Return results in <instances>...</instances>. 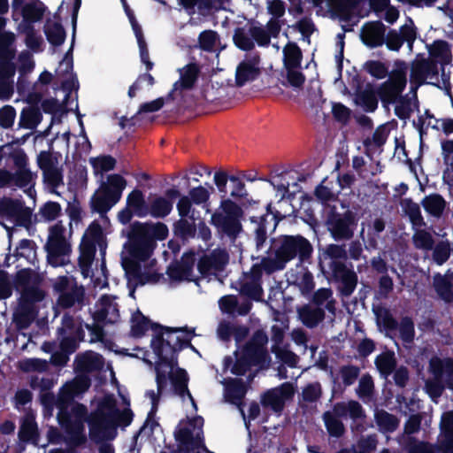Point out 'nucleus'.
Here are the masks:
<instances>
[{
    "mask_svg": "<svg viewBox=\"0 0 453 453\" xmlns=\"http://www.w3.org/2000/svg\"><path fill=\"white\" fill-rule=\"evenodd\" d=\"M430 57L438 60L441 66L449 65L452 60L450 44L444 40H436L429 50Z\"/></svg>",
    "mask_w": 453,
    "mask_h": 453,
    "instance_id": "3c124183",
    "label": "nucleus"
},
{
    "mask_svg": "<svg viewBox=\"0 0 453 453\" xmlns=\"http://www.w3.org/2000/svg\"><path fill=\"white\" fill-rule=\"evenodd\" d=\"M378 439L376 434H369L366 437H362L357 441L359 451H357L354 447L352 449H341L336 453H371L376 449Z\"/></svg>",
    "mask_w": 453,
    "mask_h": 453,
    "instance_id": "e2e57ef3",
    "label": "nucleus"
},
{
    "mask_svg": "<svg viewBox=\"0 0 453 453\" xmlns=\"http://www.w3.org/2000/svg\"><path fill=\"white\" fill-rule=\"evenodd\" d=\"M421 205L429 215L440 219L446 209L447 203L441 195L434 193L426 196L421 201Z\"/></svg>",
    "mask_w": 453,
    "mask_h": 453,
    "instance_id": "58836bf2",
    "label": "nucleus"
},
{
    "mask_svg": "<svg viewBox=\"0 0 453 453\" xmlns=\"http://www.w3.org/2000/svg\"><path fill=\"white\" fill-rule=\"evenodd\" d=\"M118 202L104 193L101 188L96 190L90 197L89 206L93 213H98L101 216L105 215L112 206Z\"/></svg>",
    "mask_w": 453,
    "mask_h": 453,
    "instance_id": "4c0bfd02",
    "label": "nucleus"
},
{
    "mask_svg": "<svg viewBox=\"0 0 453 453\" xmlns=\"http://www.w3.org/2000/svg\"><path fill=\"white\" fill-rule=\"evenodd\" d=\"M85 301L86 291L84 286L78 285L74 281L68 291L58 296L57 304L62 309L77 306L78 310H81L86 305Z\"/></svg>",
    "mask_w": 453,
    "mask_h": 453,
    "instance_id": "5701e85b",
    "label": "nucleus"
},
{
    "mask_svg": "<svg viewBox=\"0 0 453 453\" xmlns=\"http://www.w3.org/2000/svg\"><path fill=\"white\" fill-rule=\"evenodd\" d=\"M401 206L404 214L409 218L413 227L420 228L426 226V224L421 214L419 205L411 198H404L401 201Z\"/></svg>",
    "mask_w": 453,
    "mask_h": 453,
    "instance_id": "09e8293b",
    "label": "nucleus"
},
{
    "mask_svg": "<svg viewBox=\"0 0 453 453\" xmlns=\"http://www.w3.org/2000/svg\"><path fill=\"white\" fill-rule=\"evenodd\" d=\"M169 380L173 387V394L181 398H184L187 395L191 401L193 406L196 409V403L188 387L189 377L187 371L176 366L174 372H169Z\"/></svg>",
    "mask_w": 453,
    "mask_h": 453,
    "instance_id": "a878e982",
    "label": "nucleus"
},
{
    "mask_svg": "<svg viewBox=\"0 0 453 453\" xmlns=\"http://www.w3.org/2000/svg\"><path fill=\"white\" fill-rule=\"evenodd\" d=\"M48 263L54 266L63 265V257L71 253V245L65 239L48 241L45 246Z\"/></svg>",
    "mask_w": 453,
    "mask_h": 453,
    "instance_id": "393cba45",
    "label": "nucleus"
},
{
    "mask_svg": "<svg viewBox=\"0 0 453 453\" xmlns=\"http://www.w3.org/2000/svg\"><path fill=\"white\" fill-rule=\"evenodd\" d=\"M358 218L349 209L340 212L336 206H329L325 212L324 225L330 237L336 242L350 241L357 226Z\"/></svg>",
    "mask_w": 453,
    "mask_h": 453,
    "instance_id": "1a4fd4ad",
    "label": "nucleus"
},
{
    "mask_svg": "<svg viewBox=\"0 0 453 453\" xmlns=\"http://www.w3.org/2000/svg\"><path fill=\"white\" fill-rule=\"evenodd\" d=\"M26 0H12L13 12L20 11L23 19L27 23H35L41 20L44 15L45 5L41 1L25 4Z\"/></svg>",
    "mask_w": 453,
    "mask_h": 453,
    "instance_id": "4be33fe9",
    "label": "nucleus"
},
{
    "mask_svg": "<svg viewBox=\"0 0 453 453\" xmlns=\"http://www.w3.org/2000/svg\"><path fill=\"white\" fill-rule=\"evenodd\" d=\"M104 235L103 228L97 220H93L86 229L80 246L85 247L86 244H89L92 248L96 249V245L103 249Z\"/></svg>",
    "mask_w": 453,
    "mask_h": 453,
    "instance_id": "a18cd8bd",
    "label": "nucleus"
},
{
    "mask_svg": "<svg viewBox=\"0 0 453 453\" xmlns=\"http://www.w3.org/2000/svg\"><path fill=\"white\" fill-rule=\"evenodd\" d=\"M145 261L130 255L122 257L121 265L127 281L129 284L133 283L134 288L139 285H145L151 280H156L155 274L142 272L141 263Z\"/></svg>",
    "mask_w": 453,
    "mask_h": 453,
    "instance_id": "dca6fc26",
    "label": "nucleus"
},
{
    "mask_svg": "<svg viewBox=\"0 0 453 453\" xmlns=\"http://www.w3.org/2000/svg\"><path fill=\"white\" fill-rule=\"evenodd\" d=\"M270 182V184L281 194V199L289 198L293 199L295 197L296 190L293 193L289 192V187L292 185L293 187L298 188L299 186L297 181L304 180V177L303 175L295 177L293 172L291 171H284L280 173H276L272 176L271 179H263Z\"/></svg>",
    "mask_w": 453,
    "mask_h": 453,
    "instance_id": "aec40b11",
    "label": "nucleus"
},
{
    "mask_svg": "<svg viewBox=\"0 0 453 453\" xmlns=\"http://www.w3.org/2000/svg\"><path fill=\"white\" fill-rule=\"evenodd\" d=\"M280 31V19H270L265 27L251 26L248 31L242 27H236L234 31L233 41L241 50L250 51L255 48V42L259 47H268L271 38H278Z\"/></svg>",
    "mask_w": 453,
    "mask_h": 453,
    "instance_id": "423d86ee",
    "label": "nucleus"
},
{
    "mask_svg": "<svg viewBox=\"0 0 453 453\" xmlns=\"http://www.w3.org/2000/svg\"><path fill=\"white\" fill-rule=\"evenodd\" d=\"M259 57L256 56L242 61L236 68L235 83L238 87L244 86L247 82L253 81L260 75Z\"/></svg>",
    "mask_w": 453,
    "mask_h": 453,
    "instance_id": "b1692460",
    "label": "nucleus"
},
{
    "mask_svg": "<svg viewBox=\"0 0 453 453\" xmlns=\"http://www.w3.org/2000/svg\"><path fill=\"white\" fill-rule=\"evenodd\" d=\"M411 82L416 85L415 88H412L413 91V99L415 101L414 104L416 108H418V101L417 96V88L423 85L427 79L426 73V58H422L420 60H415L411 64V73H410Z\"/></svg>",
    "mask_w": 453,
    "mask_h": 453,
    "instance_id": "c9c22d12",
    "label": "nucleus"
},
{
    "mask_svg": "<svg viewBox=\"0 0 453 453\" xmlns=\"http://www.w3.org/2000/svg\"><path fill=\"white\" fill-rule=\"evenodd\" d=\"M75 370L80 372L98 371L103 366V357L93 351L78 354L74 360Z\"/></svg>",
    "mask_w": 453,
    "mask_h": 453,
    "instance_id": "c756f323",
    "label": "nucleus"
},
{
    "mask_svg": "<svg viewBox=\"0 0 453 453\" xmlns=\"http://www.w3.org/2000/svg\"><path fill=\"white\" fill-rule=\"evenodd\" d=\"M349 265L353 267L351 263ZM328 268L333 280L341 284V293L345 296H350L357 284V275L353 268H349L346 261L329 262Z\"/></svg>",
    "mask_w": 453,
    "mask_h": 453,
    "instance_id": "4468645a",
    "label": "nucleus"
},
{
    "mask_svg": "<svg viewBox=\"0 0 453 453\" xmlns=\"http://www.w3.org/2000/svg\"><path fill=\"white\" fill-rule=\"evenodd\" d=\"M96 249L89 244L85 247L80 246V257L78 259L79 267L84 278L89 276L91 273L92 263L95 259Z\"/></svg>",
    "mask_w": 453,
    "mask_h": 453,
    "instance_id": "4d7b16f0",
    "label": "nucleus"
},
{
    "mask_svg": "<svg viewBox=\"0 0 453 453\" xmlns=\"http://www.w3.org/2000/svg\"><path fill=\"white\" fill-rule=\"evenodd\" d=\"M337 418H347L348 416L353 420H363L365 418V411L359 402L349 400L348 403L338 402L334 404L333 411H331Z\"/></svg>",
    "mask_w": 453,
    "mask_h": 453,
    "instance_id": "bb28decb",
    "label": "nucleus"
},
{
    "mask_svg": "<svg viewBox=\"0 0 453 453\" xmlns=\"http://www.w3.org/2000/svg\"><path fill=\"white\" fill-rule=\"evenodd\" d=\"M261 404L264 407H270L276 413H281L285 407L283 397L279 395L277 389L265 392L261 397Z\"/></svg>",
    "mask_w": 453,
    "mask_h": 453,
    "instance_id": "680f3d73",
    "label": "nucleus"
},
{
    "mask_svg": "<svg viewBox=\"0 0 453 453\" xmlns=\"http://www.w3.org/2000/svg\"><path fill=\"white\" fill-rule=\"evenodd\" d=\"M303 53L295 42H288L283 48V64L285 68H300Z\"/></svg>",
    "mask_w": 453,
    "mask_h": 453,
    "instance_id": "603ef678",
    "label": "nucleus"
},
{
    "mask_svg": "<svg viewBox=\"0 0 453 453\" xmlns=\"http://www.w3.org/2000/svg\"><path fill=\"white\" fill-rule=\"evenodd\" d=\"M169 229L163 222L134 221L130 224L124 247L128 255L141 260H148L157 248V241L167 238Z\"/></svg>",
    "mask_w": 453,
    "mask_h": 453,
    "instance_id": "f03ea898",
    "label": "nucleus"
},
{
    "mask_svg": "<svg viewBox=\"0 0 453 453\" xmlns=\"http://www.w3.org/2000/svg\"><path fill=\"white\" fill-rule=\"evenodd\" d=\"M153 328H159L151 339L150 346L158 359L159 365L171 369L178 366L179 353L187 348L196 350L191 343L196 335L195 328L171 327L160 324H153Z\"/></svg>",
    "mask_w": 453,
    "mask_h": 453,
    "instance_id": "f257e3e1",
    "label": "nucleus"
},
{
    "mask_svg": "<svg viewBox=\"0 0 453 453\" xmlns=\"http://www.w3.org/2000/svg\"><path fill=\"white\" fill-rule=\"evenodd\" d=\"M126 185V179L120 174L114 173L108 176L107 183H104L100 188L109 195L114 202H119Z\"/></svg>",
    "mask_w": 453,
    "mask_h": 453,
    "instance_id": "79ce46f5",
    "label": "nucleus"
},
{
    "mask_svg": "<svg viewBox=\"0 0 453 453\" xmlns=\"http://www.w3.org/2000/svg\"><path fill=\"white\" fill-rule=\"evenodd\" d=\"M322 418L331 437L340 438L345 434L346 429L342 421L333 415L331 411H325Z\"/></svg>",
    "mask_w": 453,
    "mask_h": 453,
    "instance_id": "13d9d810",
    "label": "nucleus"
},
{
    "mask_svg": "<svg viewBox=\"0 0 453 453\" xmlns=\"http://www.w3.org/2000/svg\"><path fill=\"white\" fill-rule=\"evenodd\" d=\"M322 258L324 260L329 259V262L334 261H347L348 252L346 245L339 243L327 244L322 251Z\"/></svg>",
    "mask_w": 453,
    "mask_h": 453,
    "instance_id": "052dcab7",
    "label": "nucleus"
},
{
    "mask_svg": "<svg viewBox=\"0 0 453 453\" xmlns=\"http://www.w3.org/2000/svg\"><path fill=\"white\" fill-rule=\"evenodd\" d=\"M412 242L416 249L431 250L434 245L432 234L426 230H418L412 236Z\"/></svg>",
    "mask_w": 453,
    "mask_h": 453,
    "instance_id": "338daca9",
    "label": "nucleus"
},
{
    "mask_svg": "<svg viewBox=\"0 0 453 453\" xmlns=\"http://www.w3.org/2000/svg\"><path fill=\"white\" fill-rule=\"evenodd\" d=\"M218 40L219 35L213 30H204L198 35L200 49L207 52H212L214 50Z\"/></svg>",
    "mask_w": 453,
    "mask_h": 453,
    "instance_id": "774afa93",
    "label": "nucleus"
},
{
    "mask_svg": "<svg viewBox=\"0 0 453 453\" xmlns=\"http://www.w3.org/2000/svg\"><path fill=\"white\" fill-rule=\"evenodd\" d=\"M85 337L83 327H79L73 335H58L60 341L59 347L65 354H73L79 348V342Z\"/></svg>",
    "mask_w": 453,
    "mask_h": 453,
    "instance_id": "5fc2aeb1",
    "label": "nucleus"
},
{
    "mask_svg": "<svg viewBox=\"0 0 453 453\" xmlns=\"http://www.w3.org/2000/svg\"><path fill=\"white\" fill-rule=\"evenodd\" d=\"M127 207L134 211V215L139 218H144L149 215L148 203L141 189H133L127 197Z\"/></svg>",
    "mask_w": 453,
    "mask_h": 453,
    "instance_id": "8fccbe9b",
    "label": "nucleus"
},
{
    "mask_svg": "<svg viewBox=\"0 0 453 453\" xmlns=\"http://www.w3.org/2000/svg\"><path fill=\"white\" fill-rule=\"evenodd\" d=\"M131 335L134 338L142 337L145 333L150 328L155 332H159V328H153V324H157V322H152L149 318L144 316L139 310H137L133 315L131 319Z\"/></svg>",
    "mask_w": 453,
    "mask_h": 453,
    "instance_id": "37998d69",
    "label": "nucleus"
},
{
    "mask_svg": "<svg viewBox=\"0 0 453 453\" xmlns=\"http://www.w3.org/2000/svg\"><path fill=\"white\" fill-rule=\"evenodd\" d=\"M407 64L403 60H395L394 69L388 72L387 81L405 88L407 85Z\"/></svg>",
    "mask_w": 453,
    "mask_h": 453,
    "instance_id": "bf43d9fd",
    "label": "nucleus"
},
{
    "mask_svg": "<svg viewBox=\"0 0 453 453\" xmlns=\"http://www.w3.org/2000/svg\"><path fill=\"white\" fill-rule=\"evenodd\" d=\"M91 386L87 375L76 376L73 380L65 383L58 390V409L72 407L77 402L75 398L82 395Z\"/></svg>",
    "mask_w": 453,
    "mask_h": 453,
    "instance_id": "9b49d317",
    "label": "nucleus"
},
{
    "mask_svg": "<svg viewBox=\"0 0 453 453\" xmlns=\"http://www.w3.org/2000/svg\"><path fill=\"white\" fill-rule=\"evenodd\" d=\"M195 216L190 218H180L173 224V233L177 240H180L182 243H186L190 239L196 237L197 229L196 226Z\"/></svg>",
    "mask_w": 453,
    "mask_h": 453,
    "instance_id": "c85d7f7f",
    "label": "nucleus"
},
{
    "mask_svg": "<svg viewBox=\"0 0 453 453\" xmlns=\"http://www.w3.org/2000/svg\"><path fill=\"white\" fill-rule=\"evenodd\" d=\"M89 418L88 408L81 403L72 407L58 409L57 420L66 434L65 443L70 447H81L88 441L85 423Z\"/></svg>",
    "mask_w": 453,
    "mask_h": 453,
    "instance_id": "39448f33",
    "label": "nucleus"
},
{
    "mask_svg": "<svg viewBox=\"0 0 453 453\" xmlns=\"http://www.w3.org/2000/svg\"><path fill=\"white\" fill-rule=\"evenodd\" d=\"M42 119V114L36 106L24 108L21 111L19 126L23 128H35Z\"/></svg>",
    "mask_w": 453,
    "mask_h": 453,
    "instance_id": "6e6d98bb",
    "label": "nucleus"
},
{
    "mask_svg": "<svg viewBox=\"0 0 453 453\" xmlns=\"http://www.w3.org/2000/svg\"><path fill=\"white\" fill-rule=\"evenodd\" d=\"M116 411L118 407L112 395H106L98 403L96 409L91 412L88 420L91 441L99 443L108 438L109 425L113 426Z\"/></svg>",
    "mask_w": 453,
    "mask_h": 453,
    "instance_id": "9d476101",
    "label": "nucleus"
},
{
    "mask_svg": "<svg viewBox=\"0 0 453 453\" xmlns=\"http://www.w3.org/2000/svg\"><path fill=\"white\" fill-rule=\"evenodd\" d=\"M43 30L48 42L52 46L58 47L65 42L66 33L61 23L47 21Z\"/></svg>",
    "mask_w": 453,
    "mask_h": 453,
    "instance_id": "864d4df0",
    "label": "nucleus"
},
{
    "mask_svg": "<svg viewBox=\"0 0 453 453\" xmlns=\"http://www.w3.org/2000/svg\"><path fill=\"white\" fill-rule=\"evenodd\" d=\"M313 245L302 234H280L271 239V245L266 253L273 257L280 270L288 263L296 259L299 265L311 264Z\"/></svg>",
    "mask_w": 453,
    "mask_h": 453,
    "instance_id": "7ed1b4c3",
    "label": "nucleus"
},
{
    "mask_svg": "<svg viewBox=\"0 0 453 453\" xmlns=\"http://www.w3.org/2000/svg\"><path fill=\"white\" fill-rule=\"evenodd\" d=\"M291 276V284L298 288L303 296H306L313 292L315 288L314 277L308 267L301 266L300 270Z\"/></svg>",
    "mask_w": 453,
    "mask_h": 453,
    "instance_id": "473e14b6",
    "label": "nucleus"
},
{
    "mask_svg": "<svg viewBox=\"0 0 453 453\" xmlns=\"http://www.w3.org/2000/svg\"><path fill=\"white\" fill-rule=\"evenodd\" d=\"M281 271L277 262L273 258V256L268 255L267 257H263L261 258L260 263H256L252 265L250 271V277L251 281L258 282L261 280L263 273H265L267 275H270L275 272Z\"/></svg>",
    "mask_w": 453,
    "mask_h": 453,
    "instance_id": "72a5a7b5",
    "label": "nucleus"
},
{
    "mask_svg": "<svg viewBox=\"0 0 453 453\" xmlns=\"http://www.w3.org/2000/svg\"><path fill=\"white\" fill-rule=\"evenodd\" d=\"M374 365L380 377L387 380L397 367L395 352L393 350L381 352L375 357Z\"/></svg>",
    "mask_w": 453,
    "mask_h": 453,
    "instance_id": "f704fd0d",
    "label": "nucleus"
},
{
    "mask_svg": "<svg viewBox=\"0 0 453 453\" xmlns=\"http://www.w3.org/2000/svg\"><path fill=\"white\" fill-rule=\"evenodd\" d=\"M377 317L382 319L383 326L388 330H399L400 338L405 343H412L415 338V326L412 319L409 316L403 317L400 323L393 317L389 310L378 308L373 309Z\"/></svg>",
    "mask_w": 453,
    "mask_h": 453,
    "instance_id": "f8f14e48",
    "label": "nucleus"
},
{
    "mask_svg": "<svg viewBox=\"0 0 453 453\" xmlns=\"http://www.w3.org/2000/svg\"><path fill=\"white\" fill-rule=\"evenodd\" d=\"M268 335L263 329L256 330L250 339L240 349L234 352V364L231 373L243 376L251 367L267 368L271 357L267 349Z\"/></svg>",
    "mask_w": 453,
    "mask_h": 453,
    "instance_id": "20e7f679",
    "label": "nucleus"
},
{
    "mask_svg": "<svg viewBox=\"0 0 453 453\" xmlns=\"http://www.w3.org/2000/svg\"><path fill=\"white\" fill-rule=\"evenodd\" d=\"M228 262V253L225 250L215 249L210 254L200 257L197 262V270L202 277H207L211 274V271H223Z\"/></svg>",
    "mask_w": 453,
    "mask_h": 453,
    "instance_id": "2eb2a0df",
    "label": "nucleus"
},
{
    "mask_svg": "<svg viewBox=\"0 0 453 453\" xmlns=\"http://www.w3.org/2000/svg\"><path fill=\"white\" fill-rule=\"evenodd\" d=\"M165 196L155 197L148 204V211L155 219H164L173 211V201L180 196L176 188H168L165 192Z\"/></svg>",
    "mask_w": 453,
    "mask_h": 453,
    "instance_id": "a211bd4d",
    "label": "nucleus"
},
{
    "mask_svg": "<svg viewBox=\"0 0 453 453\" xmlns=\"http://www.w3.org/2000/svg\"><path fill=\"white\" fill-rule=\"evenodd\" d=\"M243 211L231 199H222L219 210L212 213L211 223L219 234L234 241L242 231L241 219Z\"/></svg>",
    "mask_w": 453,
    "mask_h": 453,
    "instance_id": "6e6552de",
    "label": "nucleus"
},
{
    "mask_svg": "<svg viewBox=\"0 0 453 453\" xmlns=\"http://www.w3.org/2000/svg\"><path fill=\"white\" fill-rule=\"evenodd\" d=\"M355 103L363 107L366 112H373L378 108L377 90L368 83L365 88L355 94Z\"/></svg>",
    "mask_w": 453,
    "mask_h": 453,
    "instance_id": "e433bc0d",
    "label": "nucleus"
},
{
    "mask_svg": "<svg viewBox=\"0 0 453 453\" xmlns=\"http://www.w3.org/2000/svg\"><path fill=\"white\" fill-rule=\"evenodd\" d=\"M38 435V426L35 420V415L32 410L29 409L20 418L18 437L20 441L27 443L36 441Z\"/></svg>",
    "mask_w": 453,
    "mask_h": 453,
    "instance_id": "cd10ccee",
    "label": "nucleus"
},
{
    "mask_svg": "<svg viewBox=\"0 0 453 453\" xmlns=\"http://www.w3.org/2000/svg\"><path fill=\"white\" fill-rule=\"evenodd\" d=\"M297 314L302 323L308 328L316 327L325 319L326 313L321 307H311L310 304H303L297 308Z\"/></svg>",
    "mask_w": 453,
    "mask_h": 453,
    "instance_id": "2f4dec72",
    "label": "nucleus"
},
{
    "mask_svg": "<svg viewBox=\"0 0 453 453\" xmlns=\"http://www.w3.org/2000/svg\"><path fill=\"white\" fill-rule=\"evenodd\" d=\"M196 261V252L193 250L184 252L180 261H175L168 265L166 274L174 281H194L199 285L200 278H193Z\"/></svg>",
    "mask_w": 453,
    "mask_h": 453,
    "instance_id": "ddd939ff",
    "label": "nucleus"
},
{
    "mask_svg": "<svg viewBox=\"0 0 453 453\" xmlns=\"http://www.w3.org/2000/svg\"><path fill=\"white\" fill-rule=\"evenodd\" d=\"M386 26L380 20L365 23L361 30L362 42L371 49L382 46L385 42Z\"/></svg>",
    "mask_w": 453,
    "mask_h": 453,
    "instance_id": "412c9836",
    "label": "nucleus"
},
{
    "mask_svg": "<svg viewBox=\"0 0 453 453\" xmlns=\"http://www.w3.org/2000/svg\"><path fill=\"white\" fill-rule=\"evenodd\" d=\"M200 74V67L196 63H190L184 67L180 80L174 83V89H191Z\"/></svg>",
    "mask_w": 453,
    "mask_h": 453,
    "instance_id": "a19ab883",
    "label": "nucleus"
},
{
    "mask_svg": "<svg viewBox=\"0 0 453 453\" xmlns=\"http://www.w3.org/2000/svg\"><path fill=\"white\" fill-rule=\"evenodd\" d=\"M405 88L391 83L388 81L382 82L378 89L377 95L384 105L396 103L397 99L403 95Z\"/></svg>",
    "mask_w": 453,
    "mask_h": 453,
    "instance_id": "49530a36",
    "label": "nucleus"
},
{
    "mask_svg": "<svg viewBox=\"0 0 453 453\" xmlns=\"http://www.w3.org/2000/svg\"><path fill=\"white\" fill-rule=\"evenodd\" d=\"M433 287L441 300L446 303L453 302V284L446 276L440 273L434 274Z\"/></svg>",
    "mask_w": 453,
    "mask_h": 453,
    "instance_id": "de8ad7c7",
    "label": "nucleus"
},
{
    "mask_svg": "<svg viewBox=\"0 0 453 453\" xmlns=\"http://www.w3.org/2000/svg\"><path fill=\"white\" fill-rule=\"evenodd\" d=\"M145 261L130 255L122 257L121 265L127 281L129 284L133 283L134 288L139 285H145L151 280H156L155 274L142 272L141 263Z\"/></svg>",
    "mask_w": 453,
    "mask_h": 453,
    "instance_id": "f3484780",
    "label": "nucleus"
},
{
    "mask_svg": "<svg viewBox=\"0 0 453 453\" xmlns=\"http://www.w3.org/2000/svg\"><path fill=\"white\" fill-rule=\"evenodd\" d=\"M247 393V387L242 379H230L225 387V397L226 401L232 404L236 405L244 419L247 428L250 426V421L246 420V415L242 409L244 403L243 399Z\"/></svg>",
    "mask_w": 453,
    "mask_h": 453,
    "instance_id": "6ab92c4d",
    "label": "nucleus"
},
{
    "mask_svg": "<svg viewBox=\"0 0 453 453\" xmlns=\"http://www.w3.org/2000/svg\"><path fill=\"white\" fill-rule=\"evenodd\" d=\"M33 402V393L27 388H19L12 397L13 408L19 411H26Z\"/></svg>",
    "mask_w": 453,
    "mask_h": 453,
    "instance_id": "0e129e2a",
    "label": "nucleus"
},
{
    "mask_svg": "<svg viewBox=\"0 0 453 453\" xmlns=\"http://www.w3.org/2000/svg\"><path fill=\"white\" fill-rule=\"evenodd\" d=\"M374 420L379 431L382 434L394 433L400 424V419L395 415L385 410H377L374 413Z\"/></svg>",
    "mask_w": 453,
    "mask_h": 453,
    "instance_id": "c03bdc74",
    "label": "nucleus"
},
{
    "mask_svg": "<svg viewBox=\"0 0 453 453\" xmlns=\"http://www.w3.org/2000/svg\"><path fill=\"white\" fill-rule=\"evenodd\" d=\"M0 215L29 220L30 212L24 209L23 203L17 199L4 197L0 200Z\"/></svg>",
    "mask_w": 453,
    "mask_h": 453,
    "instance_id": "7c9ffc66",
    "label": "nucleus"
},
{
    "mask_svg": "<svg viewBox=\"0 0 453 453\" xmlns=\"http://www.w3.org/2000/svg\"><path fill=\"white\" fill-rule=\"evenodd\" d=\"M174 438L179 444V449L175 453H191L196 447L193 431L188 426H178L174 431Z\"/></svg>",
    "mask_w": 453,
    "mask_h": 453,
    "instance_id": "ea45409f",
    "label": "nucleus"
},
{
    "mask_svg": "<svg viewBox=\"0 0 453 453\" xmlns=\"http://www.w3.org/2000/svg\"><path fill=\"white\" fill-rule=\"evenodd\" d=\"M428 372L433 375L425 382V391L434 400L442 395L446 388L453 391V357L433 356L428 362Z\"/></svg>",
    "mask_w": 453,
    "mask_h": 453,
    "instance_id": "0eeeda50",
    "label": "nucleus"
},
{
    "mask_svg": "<svg viewBox=\"0 0 453 453\" xmlns=\"http://www.w3.org/2000/svg\"><path fill=\"white\" fill-rule=\"evenodd\" d=\"M363 67L371 76L378 80H382L388 74V66L380 60H367Z\"/></svg>",
    "mask_w": 453,
    "mask_h": 453,
    "instance_id": "69168bd1",
    "label": "nucleus"
}]
</instances>
